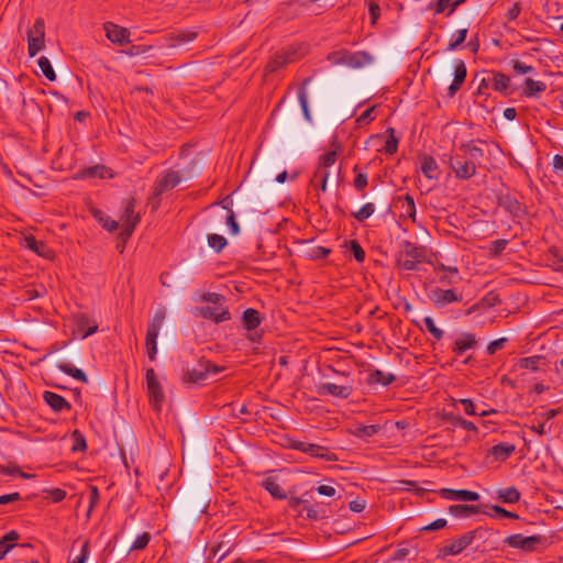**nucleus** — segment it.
I'll list each match as a JSON object with an SVG mask.
<instances>
[{"instance_id": "obj_1", "label": "nucleus", "mask_w": 563, "mask_h": 563, "mask_svg": "<svg viewBox=\"0 0 563 563\" xmlns=\"http://www.w3.org/2000/svg\"><path fill=\"white\" fill-rule=\"evenodd\" d=\"M201 172L200 167H197V162L192 161L191 166L181 169V172L167 169L164 174L158 176L155 181L154 191L150 198L153 209H157L159 205L161 196L175 188L183 179L189 180Z\"/></svg>"}, {"instance_id": "obj_2", "label": "nucleus", "mask_w": 563, "mask_h": 563, "mask_svg": "<svg viewBox=\"0 0 563 563\" xmlns=\"http://www.w3.org/2000/svg\"><path fill=\"white\" fill-rule=\"evenodd\" d=\"M328 59L333 65H345L351 68H361L372 63L373 57L365 52H349L346 49H340L331 52L328 55Z\"/></svg>"}, {"instance_id": "obj_3", "label": "nucleus", "mask_w": 563, "mask_h": 563, "mask_svg": "<svg viewBox=\"0 0 563 563\" xmlns=\"http://www.w3.org/2000/svg\"><path fill=\"white\" fill-rule=\"evenodd\" d=\"M547 538L541 534L525 537L520 533L511 534L505 538L504 542L514 549H519L523 552H536L538 549L547 543Z\"/></svg>"}, {"instance_id": "obj_4", "label": "nucleus", "mask_w": 563, "mask_h": 563, "mask_svg": "<svg viewBox=\"0 0 563 563\" xmlns=\"http://www.w3.org/2000/svg\"><path fill=\"white\" fill-rule=\"evenodd\" d=\"M309 45L306 43H296L282 52L277 53L274 57V68L271 70H276V68H280L287 66L291 63H295L308 54Z\"/></svg>"}, {"instance_id": "obj_5", "label": "nucleus", "mask_w": 563, "mask_h": 563, "mask_svg": "<svg viewBox=\"0 0 563 563\" xmlns=\"http://www.w3.org/2000/svg\"><path fill=\"white\" fill-rule=\"evenodd\" d=\"M448 164L457 179H470L476 174V164L467 159L465 155L449 156Z\"/></svg>"}, {"instance_id": "obj_6", "label": "nucleus", "mask_w": 563, "mask_h": 563, "mask_svg": "<svg viewBox=\"0 0 563 563\" xmlns=\"http://www.w3.org/2000/svg\"><path fill=\"white\" fill-rule=\"evenodd\" d=\"M145 377L150 401L154 409L158 411L161 410L165 395L154 368H147Z\"/></svg>"}, {"instance_id": "obj_7", "label": "nucleus", "mask_w": 563, "mask_h": 563, "mask_svg": "<svg viewBox=\"0 0 563 563\" xmlns=\"http://www.w3.org/2000/svg\"><path fill=\"white\" fill-rule=\"evenodd\" d=\"M263 318L256 309L247 308L243 311L242 314V323L244 329L250 333L249 340L258 343L262 339V335L256 331V329L261 325Z\"/></svg>"}, {"instance_id": "obj_8", "label": "nucleus", "mask_w": 563, "mask_h": 563, "mask_svg": "<svg viewBox=\"0 0 563 563\" xmlns=\"http://www.w3.org/2000/svg\"><path fill=\"white\" fill-rule=\"evenodd\" d=\"M195 316L201 317L207 320H211L214 323H221L224 321L231 320V313L227 307L223 305L217 306H205V307H196L194 311Z\"/></svg>"}, {"instance_id": "obj_9", "label": "nucleus", "mask_w": 563, "mask_h": 563, "mask_svg": "<svg viewBox=\"0 0 563 563\" xmlns=\"http://www.w3.org/2000/svg\"><path fill=\"white\" fill-rule=\"evenodd\" d=\"M291 448L294 450L303 452L306 454H309L310 456L318 457V459H321L324 461H329V462L338 461V457L334 453L329 452L327 448L319 445V444L295 441L291 444Z\"/></svg>"}, {"instance_id": "obj_10", "label": "nucleus", "mask_w": 563, "mask_h": 563, "mask_svg": "<svg viewBox=\"0 0 563 563\" xmlns=\"http://www.w3.org/2000/svg\"><path fill=\"white\" fill-rule=\"evenodd\" d=\"M428 297L438 308H443L449 303L461 301L463 298L462 294H457L454 289H442L438 287L432 289Z\"/></svg>"}, {"instance_id": "obj_11", "label": "nucleus", "mask_w": 563, "mask_h": 563, "mask_svg": "<svg viewBox=\"0 0 563 563\" xmlns=\"http://www.w3.org/2000/svg\"><path fill=\"white\" fill-rule=\"evenodd\" d=\"M496 198L498 206L509 212L512 217L520 218L525 214L522 203L511 194L499 192Z\"/></svg>"}, {"instance_id": "obj_12", "label": "nucleus", "mask_w": 563, "mask_h": 563, "mask_svg": "<svg viewBox=\"0 0 563 563\" xmlns=\"http://www.w3.org/2000/svg\"><path fill=\"white\" fill-rule=\"evenodd\" d=\"M210 361H199L197 367L188 369L183 378L184 384H202L210 376Z\"/></svg>"}, {"instance_id": "obj_13", "label": "nucleus", "mask_w": 563, "mask_h": 563, "mask_svg": "<svg viewBox=\"0 0 563 563\" xmlns=\"http://www.w3.org/2000/svg\"><path fill=\"white\" fill-rule=\"evenodd\" d=\"M353 391L351 385H336L333 383H323L317 386V393L320 396L331 395L340 399H347Z\"/></svg>"}, {"instance_id": "obj_14", "label": "nucleus", "mask_w": 563, "mask_h": 563, "mask_svg": "<svg viewBox=\"0 0 563 563\" xmlns=\"http://www.w3.org/2000/svg\"><path fill=\"white\" fill-rule=\"evenodd\" d=\"M472 544L468 532L453 540L450 544L439 549L438 558L445 559L449 555H457Z\"/></svg>"}, {"instance_id": "obj_15", "label": "nucleus", "mask_w": 563, "mask_h": 563, "mask_svg": "<svg viewBox=\"0 0 563 563\" xmlns=\"http://www.w3.org/2000/svg\"><path fill=\"white\" fill-rule=\"evenodd\" d=\"M438 493L448 500L477 501L481 498L478 493L467 489L442 488Z\"/></svg>"}, {"instance_id": "obj_16", "label": "nucleus", "mask_w": 563, "mask_h": 563, "mask_svg": "<svg viewBox=\"0 0 563 563\" xmlns=\"http://www.w3.org/2000/svg\"><path fill=\"white\" fill-rule=\"evenodd\" d=\"M103 26L108 40L112 43L124 45L130 42V31L126 27L119 26L112 22H106Z\"/></svg>"}, {"instance_id": "obj_17", "label": "nucleus", "mask_w": 563, "mask_h": 563, "mask_svg": "<svg viewBox=\"0 0 563 563\" xmlns=\"http://www.w3.org/2000/svg\"><path fill=\"white\" fill-rule=\"evenodd\" d=\"M492 88L506 97L515 93L519 89L517 85L511 82V78L504 73H495Z\"/></svg>"}, {"instance_id": "obj_18", "label": "nucleus", "mask_w": 563, "mask_h": 563, "mask_svg": "<svg viewBox=\"0 0 563 563\" xmlns=\"http://www.w3.org/2000/svg\"><path fill=\"white\" fill-rule=\"evenodd\" d=\"M518 87L521 89V96L526 98H540V96L547 90L548 85L544 81L527 77Z\"/></svg>"}, {"instance_id": "obj_19", "label": "nucleus", "mask_w": 563, "mask_h": 563, "mask_svg": "<svg viewBox=\"0 0 563 563\" xmlns=\"http://www.w3.org/2000/svg\"><path fill=\"white\" fill-rule=\"evenodd\" d=\"M468 534H470V538H471V541L472 543L475 541V540H479L484 543V547L482 548L481 551H486L488 549H495V547L493 545V542H490V539L495 536L498 534V531L492 529V528H484V527H478L472 531H468Z\"/></svg>"}, {"instance_id": "obj_20", "label": "nucleus", "mask_w": 563, "mask_h": 563, "mask_svg": "<svg viewBox=\"0 0 563 563\" xmlns=\"http://www.w3.org/2000/svg\"><path fill=\"white\" fill-rule=\"evenodd\" d=\"M477 346V340L475 334L463 332L454 342L452 352L455 355H462L467 350H473Z\"/></svg>"}, {"instance_id": "obj_21", "label": "nucleus", "mask_w": 563, "mask_h": 563, "mask_svg": "<svg viewBox=\"0 0 563 563\" xmlns=\"http://www.w3.org/2000/svg\"><path fill=\"white\" fill-rule=\"evenodd\" d=\"M76 328L81 339H86L89 335L98 331V324L91 320L87 314L79 313L76 316Z\"/></svg>"}, {"instance_id": "obj_22", "label": "nucleus", "mask_w": 563, "mask_h": 563, "mask_svg": "<svg viewBox=\"0 0 563 563\" xmlns=\"http://www.w3.org/2000/svg\"><path fill=\"white\" fill-rule=\"evenodd\" d=\"M43 399L55 412L69 411L71 409V405L56 393L46 390L43 393Z\"/></svg>"}, {"instance_id": "obj_23", "label": "nucleus", "mask_w": 563, "mask_h": 563, "mask_svg": "<svg viewBox=\"0 0 563 563\" xmlns=\"http://www.w3.org/2000/svg\"><path fill=\"white\" fill-rule=\"evenodd\" d=\"M400 247V254L405 255L407 258L416 260L418 262H423L426 260L424 246H418L410 241H402Z\"/></svg>"}, {"instance_id": "obj_24", "label": "nucleus", "mask_w": 563, "mask_h": 563, "mask_svg": "<svg viewBox=\"0 0 563 563\" xmlns=\"http://www.w3.org/2000/svg\"><path fill=\"white\" fill-rule=\"evenodd\" d=\"M25 246L30 249L31 251L35 252L37 255L44 257V258H52L54 255V252L52 249L47 246V244L43 241H38L33 235H27L24 239Z\"/></svg>"}, {"instance_id": "obj_25", "label": "nucleus", "mask_w": 563, "mask_h": 563, "mask_svg": "<svg viewBox=\"0 0 563 563\" xmlns=\"http://www.w3.org/2000/svg\"><path fill=\"white\" fill-rule=\"evenodd\" d=\"M77 177L81 178V179H87V178L106 179V178H111L112 174H111V169H109L104 165H95V166L87 167V168L79 170Z\"/></svg>"}, {"instance_id": "obj_26", "label": "nucleus", "mask_w": 563, "mask_h": 563, "mask_svg": "<svg viewBox=\"0 0 563 563\" xmlns=\"http://www.w3.org/2000/svg\"><path fill=\"white\" fill-rule=\"evenodd\" d=\"M441 419L448 423H451L453 427L477 432V427L472 421L462 418L460 415H455L453 412H443Z\"/></svg>"}, {"instance_id": "obj_27", "label": "nucleus", "mask_w": 563, "mask_h": 563, "mask_svg": "<svg viewBox=\"0 0 563 563\" xmlns=\"http://www.w3.org/2000/svg\"><path fill=\"white\" fill-rule=\"evenodd\" d=\"M449 512L454 517H467L470 515L475 514H484L490 516L489 512L483 511L479 506L477 505H464V504H457V505H451L449 507Z\"/></svg>"}, {"instance_id": "obj_28", "label": "nucleus", "mask_w": 563, "mask_h": 563, "mask_svg": "<svg viewBox=\"0 0 563 563\" xmlns=\"http://www.w3.org/2000/svg\"><path fill=\"white\" fill-rule=\"evenodd\" d=\"M136 200L134 198H130L124 207L123 213L121 216L122 224H133L136 228L139 224L141 217L135 212Z\"/></svg>"}, {"instance_id": "obj_29", "label": "nucleus", "mask_w": 563, "mask_h": 563, "mask_svg": "<svg viewBox=\"0 0 563 563\" xmlns=\"http://www.w3.org/2000/svg\"><path fill=\"white\" fill-rule=\"evenodd\" d=\"M459 151L462 155H465L468 161H471L473 164H476L483 156L484 151L476 146L475 141H470L467 143H462L459 146Z\"/></svg>"}, {"instance_id": "obj_30", "label": "nucleus", "mask_w": 563, "mask_h": 563, "mask_svg": "<svg viewBox=\"0 0 563 563\" xmlns=\"http://www.w3.org/2000/svg\"><path fill=\"white\" fill-rule=\"evenodd\" d=\"M516 451V446L508 442H501L490 448L489 454L495 457L497 461H506L509 459Z\"/></svg>"}, {"instance_id": "obj_31", "label": "nucleus", "mask_w": 563, "mask_h": 563, "mask_svg": "<svg viewBox=\"0 0 563 563\" xmlns=\"http://www.w3.org/2000/svg\"><path fill=\"white\" fill-rule=\"evenodd\" d=\"M158 333L159 331L154 329V327H147L145 346L147 356L151 361H154L156 358Z\"/></svg>"}, {"instance_id": "obj_32", "label": "nucleus", "mask_w": 563, "mask_h": 563, "mask_svg": "<svg viewBox=\"0 0 563 563\" xmlns=\"http://www.w3.org/2000/svg\"><path fill=\"white\" fill-rule=\"evenodd\" d=\"M262 487L265 488L273 498L275 499H286L287 495L285 490L279 486L276 478L273 476H268L262 482Z\"/></svg>"}, {"instance_id": "obj_33", "label": "nucleus", "mask_w": 563, "mask_h": 563, "mask_svg": "<svg viewBox=\"0 0 563 563\" xmlns=\"http://www.w3.org/2000/svg\"><path fill=\"white\" fill-rule=\"evenodd\" d=\"M91 214L93 219L102 225L109 232H114L119 228V222L112 220L109 216H107L102 210L92 209Z\"/></svg>"}, {"instance_id": "obj_34", "label": "nucleus", "mask_w": 563, "mask_h": 563, "mask_svg": "<svg viewBox=\"0 0 563 563\" xmlns=\"http://www.w3.org/2000/svg\"><path fill=\"white\" fill-rule=\"evenodd\" d=\"M396 380V376L391 373H384L379 369H374L368 374V384H380L388 386Z\"/></svg>"}, {"instance_id": "obj_35", "label": "nucleus", "mask_w": 563, "mask_h": 563, "mask_svg": "<svg viewBox=\"0 0 563 563\" xmlns=\"http://www.w3.org/2000/svg\"><path fill=\"white\" fill-rule=\"evenodd\" d=\"M197 37V32L191 30L178 31L173 33L169 37L170 46H178L194 41Z\"/></svg>"}, {"instance_id": "obj_36", "label": "nucleus", "mask_w": 563, "mask_h": 563, "mask_svg": "<svg viewBox=\"0 0 563 563\" xmlns=\"http://www.w3.org/2000/svg\"><path fill=\"white\" fill-rule=\"evenodd\" d=\"M497 499L505 504H516L520 500V493L515 486L497 492Z\"/></svg>"}, {"instance_id": "obj_37", "label": "nucleus", "mask_w": 563, "mask_h": 563, "mask_svg": "<svg viewBox=\"0 0 563 563\" xmlns=\"http://www.w3.org/2000/svg\"><path fill=\"white\" fill-rule=\"evenodd\" d=\"M437 170H438V164H437L435 159L430 155L423 156L422 163H421L422 174L428 179H437L438 178Z\"/></svg>"}, {"instance_id": "obj_38", "label": "nucleus", "mask_w": 563, "mask_h": 563, "mask_svg": "<svg viewBox=\"0 0 563 563\" xmlns=\"http://www.w3.org/2000/svg\"><path fill=\"white\" fill-rule=\"evenodd\" d=\"M57 367L63 373L71 376L73 378H75L81 383H88V378H87V375L85 374V372L75 367L73 364L63 362V363H59L57 365Z\"/></svg>"}, {"instance_id": "obj_39", "label": "nucleus", "mask_w": 563, "mask_h": 563, "mask_svg": "<svg viewBox=\"0 0 563 563\" xmlns=\"http://www.w3.org/2000/svg\"><path fill=\"white\" fill-rule=\"evenodd\" d=\"M397 200L401 202L402 216L416 221V205L412 196L406 195L405 197H398Z\"/></svg>"}, {"instance_id": "obj_40", "label": "nucleus", "mask_w": 563, "mask_h": 563, "mask_svg": "<svg viewBox=\"0 0 563 563\" xmlns=\"http://www.w3.org/2000/svg\"><path fill=\"white\" fill-rule=\"evenodd\" d=\"M380 430V427L378 424H369V426H363V424H356L355 429L352 431V433L357 437L358 439H368L373 435H375Z\"/></svg>"}, {"instance_id": "obj_41", "label": "nucleus", "mask_w": 563, "mask_h": 563, "mask_svg": "<svg viewBox=\"0 0 563 563\" xmlns=\"http://www.w3.org/2000/svg\"><path fill=\"white\" fill-rule=\"evenodd\" d=\"M386 134H388V139L385 143V146L383 151L387 155H394L398 151V137L395 136V129L394 128H387Z\"/></svg>"}, {"instance_id": "obj_42", "label": "nucleus", "mask_w": 563, "mask_h": 563, "mask_svg": "<svg viewBox=\"0 0 563 563\" xmlns=\"http://www.w3.org/2000/svg\"><path fill=\"white\" fill-rule=\"evenodd\" d=\"M0 474L9 476H19L22 478H31L35 475L23 472L18 465L9 463L8 465L0 464Z\"/></svg>"}, {"instance_id": "obj_43", "label": "nucleus", "mask_w": 563, "mask_h": 563, "mask_svg": "<svg viewBox=\"0 0 563 563\" xmlns=\"http://www.w3.org/2000/svg\"><path fill=\"white\" fill-rule=\"evenodd\" d=\"M311 81V77H308L306 78L301 86L299 87L298 89V100L300 102V106L302 108V112L305 114V117L307 119H310V113H309V109H308V97H307V91H306V87L307 85Z\"/></svg>"}, {"instance_id": "obj_44", "label": "nucleus", "mask_w": 563, "mask_h": 563, "mask_svg": "<svg viewBox=\"0 0 563 563\" xmlns=\"http://www.w3.org/2000/svg\"><path fill=\"white\" fill-rule=\"evenodd\" d=\"M542 361H544V357L541 355L522 357L519 360L518 365L521 368H526V369L536 372L539 369V363Z\"/></svg>"}, {"instance_id": "obj_45", "label": "nucleus", "mask_w": 563, "mask_h": 563, "mask_svg": "<svg viewBox=\"0 0 563 563\" xmlns=\"http://www.w3.org/2000/svg\"><path fill=\"white\" fill-rule=\"evenodd\" d=\"M329 172L324 168H317L311 179L312 185L319 186L322 191L327 190Z\"/></svg>"}, {"instance_id": "obj_46", "label": "nucleus", "mask_w": 563, "mask_h": 563, "mask_svg": "<svg viewBox=\"0 0 563 563\" xmlns=\"http://www.w3.org/2000/svg\"><path fill=\"white\" fill-rule=\"evenodd\" d=\"M467 73H454V78L448 87V97L453 98L466 79Z\"/></svg>"}, {"instance_id": "obj_47", "label": "nucleus", "mask_w": 563, "mask_h": 563, "mask_svg": "<svg viewBox=\"0 0 563 563\" xmlns=\"http://www.w3.org/2000/svg\"><path fill=\"white\" fill-rule=\"evenodd\" d=\"M207 241L208 245L217 253H220L228 244V241L223 235L216 233L209 234Z\"/></svg>"}, {"instance_id": "obj_48", "label": "nucleus", "mask_w": 563, "mask_h": 563, "mask_svg": "<svg viewBox=\"0 0 563 563\" xmlns=\"http://www.w3.org/2000/svg\"><path fill=\"white\" fill-rule=\"evenodd\" d=\"M302 510L306 511L307 518L311 520H322L324 518H328L327 511L324 508H317L314 506L305 505L302 507Z\"/></svg>"}, {"instance_id": "obj_49", "label": "nucleus", "mask_w": 563, "mask_h": 563, "mask_svg": "<svg viewBox=\"0 0 563 563\" xmlns=\"http://www.w3.org/2000/svg\"><path fill=\"white\" fill-rule=\"evenodd\" d=\"M375 212V206L372 202L365 203L358 211L353 212L352 217L355 218L357 221L363 222L369 217L373 216Z\"/></svg>"}, {"instance_id": "obj_50", "label": "nucleus", "mask_w": 563, "mask_h": 563, "mask_svg": "<svg viewBox=\"0 0 563 563\" xmlns=\"http://www.w3.org/2000/svg\"><path fill=\"white\" fill-rule=\"evenodd\" d=\"M27 41H29V53L30 56L33 57L40 52L44 46V38L35 37L32 35V32H27Z\"/></svg>"}, {"instance_id": "obj_51", "label": "nucleus", "mask_w": 563, "mask_h": 563, "mask_svg": "<svg viewBox=\"0 0 563 563\" xmlns=\"http://www.w3.org/2000/svg\"><path fill=\"white\" fill-rule=\"evenodd\" d=\"M331 253V250L324 246H313L307 252L310 260L318 261L325 258Z\"/></svg>"}, {"instance_id": "obj_52", "label": "nucleus", "mask_w": 563, "mask_h": 563, "mask_svg": "<svg viewBox=\"0 0 563 563\" xmlns=\"http://www.w3.org/2000/svg\"><path fill=\"white\" fill-rule=\"evenodd\" d=\"M500 303H501V300H500L499 296L496 292H494V291L487 292L479 300V305H482L483 309L492 308V307H495V306L500 305Z\"/></svg>"}, {"instance_id": "obj_53", "label": "nucleus", "mask_w": 563, "mask_h": 563, "mask_svg": "<svg viewBox=\"0 0 563 563\" xmlns=\"http://www.w3.org/2000/svg\"><path fill=\"white\" fill-rule=\"evenodd\" d=\"M151 538L152 537L148 532H143L142 534H140L132 543L130 552L144 550L148 545Z\"/></svg>"}, {"instance_id": "obj_54", "label": "nucleus", "mask_w": 563, "mask_h": 563, "mask_svg": "<svg viewBox=\"0 0 563 563\" xmlns=\"http://www.w3.org/2000/svg\"><path fill=\"white\" fill-rule=\"evenodd\" d=\"M349 249L351 253L353 254L355 261L357 263H363L365 260V251L361 246V244L356 240H351L349 242Z\"/></svg>"}, {"instance_id": "obj_55", "label": "nucleus", "mask_w": 563, "mask_h": 563, "mask_svg": "<svg viewBox=\"0 0 563 563\" xmlns=\"http://www.w3.org/2000/svg\"><path fill=\"white\" fill-rule=\"evenodd\" d=\"M467 35V29L457 30L450 38L449 49H455L460 46L465 40Z\"/></svg>"}, {"instance_id": "obj_56", "label": "nucleus", "mask_w": 563, "mask_h": 563, "mask_svg": "<svg viewBox=\"0 0 563 563\" xmlns=\"http://www.w3.org/2000/svg\"><path fill=\"white\" fill-rule=\"evenodd\" d=\"M423 322L426 329L435 340H441L443 338L444 332L434 324V321L431 317H426L423 319Z\"/></svg>"}, {"instance_id": "obj_57", "label": "nucleus", "mask_w": 563, "mask_h": 563, "mask_svg": "<svg viewBox=\"0 0 563 563\" xmlns=\"http://www.w3.org/2000/svg\"><path fill=\"white\" fill-rule=\"evenodd\" d=\"M335 161H336V152L335 151L327 152L320 156L318 168H324L327 170V168L334 165Z\"/></svg>"}, {"instance_id": "obj_58", "label": "nucleus", "mask_w": 563, "mask_h": 563, "mask_svg": "<svg viewBox=\"0 0 563 563\" xmlns=\"http://www.w3.org/2000/svg\"><path fill=\"white\" fill-rule=\"evenodd\" d=\"M508 245V241L504 239L495 240L489 246V255L493 257L499 256Z\"/></svg>"}, {"instance_id": "obj_59", "label": "nucleus", "mask_w": 563, "mask_h": 563, "mask_svg": "<svg viewBox=\"0 0 563 563\" xmlns=\"http://www.w3.org/2000/svg\"><path fill=\"white\" fill-rule=\"evenodd\" d=\"M201 301L210 302V303H213L214 306H217V305L221 306L225 302V297L218 292L208 291L201 296Z\"/></svg>"}, {"instance_id": "obj_60", "label": "nucleus", "mask_w": 563, "mask_h": 563, "mask_svg": "<svg viewBox=\"0 0 563 563\" xmlns=\"http://www.w3.org/2000/svg\"><path fill=\"white\" fill-rule=\"evenodd\" d=\"M165 318H166V310H165V308H158L155 311V314H154L153 319L151 320V322L148 323L147 327H154V329L159 331L162 325H163V323H164Z\"/></svg>"}, {"instance_id": "obj_61", "label": "nucleus", "mask_w": 563, "mask_h": 563, "mask_svg": "<svg viewBox=\"0 0 563 563\" xmlns=\"http://www.w3.org/2000/svg\"><path fill=\"white\" fill-rule=\"evenodd\" d=\"M419 263L420 262L411 258L404 260L401 254L397 257V266L404 271H417Z\"/></svg>"}, {"instance_id": "obj_62", "label": "nucleus", "mask_w": 563, "mask_h": 563, "mask_svg": "<svg viewBox=\"0 0 563 563\" xmlns=\"http://www.w3.org/2000/svg\"><path fill=\"white\" fill-rule=\"evenodd\" d=\"M228 210L227 224L230 228L232 234L236 235L240 232L239 223L235 220V214L228 206H223Z\"/></svg>"}, {"instance_id": "obj_63", "label": "nucleus", "mask_w": 563, "mask_h": 563, "mask_svg": "<svg viewBox=\"0 0 563 563\" xmlns=\"http://www.w3.org/2000/svg\"><path fill=\"white\" fill-rule=\"evenodd\" d=\"M71 437L75 439V443L73 445V451H75V452L76 451H85L87 449L86 439L78 430H75L71 433Z\"/></svg>"}, {"instance_id": "obj_64", "label": "nucleus", "mask_w": 563, "mask_h": 563, "mask_svg": "<svg viewBox=\"0 0 563 563\" xmlns=\"http://www.w3.org/2000/svg\"><path fill=\"white\" fill-rule=\"evenodd\" d=\"M35 37L44 38L45 35V23L42 18H37L33 24V27L29 30Z\"/></svg>"}]
</instances>
